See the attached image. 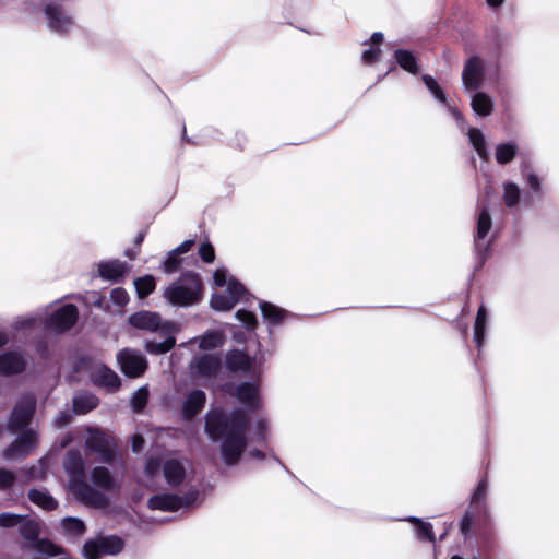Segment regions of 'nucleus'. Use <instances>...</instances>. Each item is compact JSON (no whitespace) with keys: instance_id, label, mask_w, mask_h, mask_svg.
Masks as SVG:
<instances>
[{"instance_id":"nucleus-1","label":"nucleus","mask_w":559,"mask_h":559,"mask_svg":"<svg viewBox=\"0 0 559 559\" xmlns=\"http://www.w3.org/2000/svg\"><path fill=\"white\" fill-rule=\"evenodd\" d=\"M234 395L245 407L230 412L222 407L210 409L205 414L204 431L212 442H219V452L226 466L239 463L248 447V427L250 418L247 414L260 408L261 399L257 382H242L235 389Z\"/></svg>"},{"instance_id":"nucleus-2","label":"nucleus","mask_w":559,"mask_h":559,"mask_svg":"<svg viewBox=\"0 0 559 559\" xmlns=\"http://www.w3.org/2000/svg\"><path fill=\"white\" fill-rule=\"evenodd\" d=\"M63 467L69 475L70 488L80 501L95 508L108 506L109 501L106 495L86 483L84 460L80 451H68Z\"/></svg>"},{"instance_id":"nucleus-3","label":"nucleus","mask_w":559,"mask_h":559,"mask_svg":"<svg viewBox=\"0 0 559 559\" xmlns=\"http://www.w3.org/2000/svg\"><path fill=\"white\" fill-rule=\"evenodd\" d=\"M142 330L154 332L151 340L145 341V349L151 354H165L176 345V334L179 324L173 321H163L156 312L142 311Z\"/></svg>"},{"instance_id":"nucleus-4","label":"nucleus","mask_w":559,"mask_h":559,"mask_svg":"<svg viewBox=\"0 0 559 559\" xmlns=\"http://www.w3.org/2000/svg\"><path fill=\"white\" fill-rule=\"evenodd\" d=\"M203 284L199 274L185 272L164 290V298L173 306L190 307L202 296Z\"/></svg>"},{"instance_id":"nucleus-5","label":"nucleus","mask_w":559,"mask_h":559,"mask_svg":"<svg viewBox=\"0 0 559 559\" xmlns=\"http://www.w3.org/2000/svg\"><path fill=\"white\" fill-rule=\"evenodd\" d=\"M222 368V359L218 355L200 354L192 358L189 364L190 377L198 380L200 384L207 386L213 382Z\"/></svg>"},{"instance_id":"nucleus-6","label":"nucleus","mask_w":559,"mask_h":559,"mask_svg":"<svg viewBox=\"0 0 559 559\" xmlns=\"http://www.w3.org/2000/svg\"><path fill=\"white\" fill-rule=\"evenodd\" d=\"M123 546V540L116 535H98L85 542L83 556L85 559H100L119 554Z\"/></svg>"},{"instance_id":"nucleus-7","label":"nucleus","mask_w":559,"mask_h":559,"mask_svg":"<svg viewBox=\"0 0 559 559\" xmlns=\"http://www.w3.org/2000/svg\"><path fill=\"white\" fill-rule=\"evenodd\" d=\"M491 217L488 210L483 206L478 213L476 235L474 238V248L476 255L475 271L483 267L485 261L490 253L491 241L486 240L489 230L491 229Z\"/></svg>"},{"instance_id":"nucleus-8","label":"nucleus","mask_w":559,"mask_h":559,"mask_svg":"<svg viewBox=\"0 0 559 559\" xmlns=\"http://www.w3.org/2000/svg\"><path fill=\"white\" fill-rule=\"evenodd\" d=\"M199 493L198 489L189 490L183 496L175 493H159L150 498L147 506L151 510H160L165 512L188 509L197 502Z\"/></svg>"},{"instance_id":"nucleus-9","label":"nucleus","mask_w":559,"mask_h":559,"mask_svg":"<svg viewBox=\"0 0 559 559\" xmlns=\"http://www.w3.org/2000/svg\"><path fill=\"white\" fill-rule=\"evenodd\" d=\"M85 445L92 452L97 453L103 462L109 463L115 457V439L103 431L90 429Z\"/></svg>"},{"instance_id":"nucleus-10","label":"nucleus","mask_w":559,"mask_h":559,"mask_svg":"<svg viewBox=\"0 0 559 559\" xmlns=\"http://www.w3.org/2000/svg\"><path fill=\"white\" fill-rule=\"evenodd\" d=\"M485 63L478 56L468 58L463 67L462 83L466 91H477L483 86Z\"/></svg>"},{"instance_id":"nucleus-11","label":"nucleus","mask_w":559,"mask_h":559,"mask_svg":"<svg viewBox=\"0 0 559 559\" xmlns=\"http://www.w3.org/2000/svg\"><path fill=\"white\" fill-rule=\"evenodd\" d=\"M38 438L34 430H25L3 451L7 460H22L26 457L36 447Z\"/></svg>"},{"instance_id":"nucleus-12","label":"nucleus","mask_w":559,"mask_h":559,"mask_svg":"<svg viewBox=\"0 0 559 559\" xmlns=\"http://www.w3.org/2000/svg\"><path fill=\"white\" fill-rule=\"evenodd\" d=\"M36 400L33 395L23 396L12 411L9 429L16 431L29 424L35 413Z\"/></svg>"},{"instance_id":"nucleus-13","label":"nucleus","mask_w":559,"mask_h":559,"mask_svg":"<svg viewBox=\"0 0 559 559\" xmlns=\"http://www.w3.org/2000/svg\"><path fill=\"white\" fill-rule=\"evenodd\" d=\"M78 320V309L73 305H66L51 314L47 322L48 329L63 332L72 328Z\"/></svg>"},{"instance_id":"nucleus-14","label":"nucleus","mask_w":559,"mask_h":559,"mask_svg":"<svg viewBox=\"0 0 559 559\" xmlns=\"http://www.w3.org/2000/svg\"><path fill=\"white\" fill-rule=\"evenodd\" d=\"M90 377L95 384L109 391H115L120 386V379L118 374L102 364L92 366L90 370Z\"/></svg>"},{"instance_id":"nucleus-15","label":"nucleus","mask_w":559,"mask_h":559,"mask_svg":"<svg viewBox=\"0 0 559 559\" xmlns=\"http://www.w3.org/2000/svg\"><path fill=\"white\" fill-rule=\"evenodd\" d=\"M162 471L165 481L173 488L179 487L187 475L183 462L178 459L165 460L162 464Z\"/></svg>"},{"instance_id":"nucleus-16","label":"nucleus","mask_w":559,"mask_h":559,"mask_svg":"<svg viewBox=\"0 0 559 559\" xmlns=\"http://www.w3.org/2000/svg\"><path fill=\"white\" fill-rule=\"evenodd\" d=\"M206 394L200 389L192 390L183 400L181 416L185 420L193 419L204 407Z\"/></svg>"},{"instance_id":"nucleus-17","label":"nucleus","mask_w":559,"mask_h":559,"mask_svg":"<svg viewBox=\"0 0 559 559\" xmlns=\"http://www.w3.org/2000/svg\"><path fill=\"white\" fill-rule=\"evenodd\" d=\"M117 360L126 376L130 378L140 376V355L136 350L124 348L118 353Z\"/></svg>"},{"instance_id":"nucleus-18","label":"nucleus","mask_w":559,"mask_h":559,"mask_svg":"<svg viewBox=\"0 0 559 559\" xmlns=\"http://www.w3.org/2000/svg\"><path fill=\"white\" fill-rule=\"evenodd\" d=\"M423 82L425 83L426 87L430 91V93L433 95V97L437 100H439L440 103L448 106L449 111L454 117L456 122L461 127H463V123H464L463 115L456 107H453V106H450L447 104V96H445L444 92L442 91V88L437 83V81L431 75L425 74V75H423Z\"/></svg>"},{"instance_id":"nucleus-19","label":"nucleus","mask_w":559,"mask_h":559,"mask_svg":"<svg viewBox=\"0 0 559 559\" xmlns=\"http://www.w3.org/2000/svg\"><path fill=\"white\" fill-rule=\"evenodd\" d=\"M252 360L248 354L240 349L228 350L225 355V366L231 372L248 371Z\"/></svg>"},{"instance_id":"nucleus-20","label":"nucleus","mask_w":559,"mask_h":559,"mask_svg":"<svg viewBox=\"0 0 559 559\" xmlns=\"http://www.w3.org/2000/svg\"><path fill=\"white\" fill-rule=\"evenodd\" d=\"M259 307L262 317L269 326H276L282 324L284 320L289 316L288 311L269 301H260Z\"/></svg>"},{"instance_id":"nucleus-21","label":"nucleus","mask_w":559,"mask_h":559,"mask_svg":"<svg viewBox=\"0 0 559 559\" xmlns=\"http://www.w3.org/2000/svg\"><path fill=\"white\" fill-rule=\"evenodd\" d=\"M488 313L484 305H480L474 322V344L480 356L481 348L485 342L486 329H487Z\"/></svg>"},{"instance_id":"nucleus-22","label":"nucleus","mask_w":559,"mask_h":559,"mask_svg":"<svg viewBox=\"0 0 559 559\" xmlns=\"http://www.w3.org/2000/svg\"><path fill=\"white\" fill-rule=\"evenodd\" d=\"M26 362L23 357L17 353H5L0 356V373L13 374L19 373L25 369Z\"/></svg>"},{"instance_id":"nucleus-23","label":"nucleus","mask_w":559,"mask_h":559,"mask_svg":"<svg viewBox=\"0 0 559 559\" xmlns=\"http://www.w3.org/2000/svg\"><path fill=\"white\" fill-rule=\"evenodd\" d=\"M128 272V267L120 261H108L98 264L99 276L109 280L118 281Z\"/></svg>"},{"instance_id":"nucleus-24","label":"nucleus","mask_w":559,"mask_h":559,"mask_svg":"<svg viewBox=\"0 0 559 559\" xmlns=\"http://www.w3.org/2000/svg\"><path fill=\"white\" fill-rule=\"evenodd\" d=\"M45 13L49 19L50 28L57 32L67 31L68 26L71 25V20L66 16L60 7L48 4L45 9Z\"/></svg>"},{"instance_id":"nucleus-25","label":"nucleus","mask_w":559,"mask_h":559,"mask_svg":"<svg viewBox=\"0 0 559 559\" xmlns=\"http://www.w3.org/2000/svg\"><path fill=\"white\" fill-rule=\"evenodd\" d=\"M520 174L525 180L531 192L536 195L543 194L542 182L539 177L533 171L531 163L527 159H523L520 163Z\"/></svg>"},{"instance_id":"nucleus-26","label":"nucleus","mask_w":559,"mask_h":559,"mask_svg":"<svg viewBox=\"0 0 559 559\" xmlns=\"http://www.w3.org/2000/svg\"><path fill=\"white\" fill-rule=\"evenodd\" d=\"M91 480L96 487L105 491H111L116 487L115 480L110 472L108 471V468L103 466H97L92 469Z\"/></svg>"},{"instance_id":"nucleus-27","label":"nucleus","mask_w":559,"mask_h":559,"mask_svg":"<svg viewBox=\"0 0 559 559\" xmlns=\"http://www.w3.org/2000/svg\"><path fill=\"white\" fill-rule=\"evenodd\" d=\"M471 106L476 115L480 117H487L492 112L493 102L488 94L484 92H477L472 97Z\"/></svg>"},{"instance_id":"nucleus-28","label":"nucleus","mask_w":559,"mask_h":559,"mask_svg":"<svg viewBox=\"0 0 559 559\" xmlns=\"http://www.w3.org/2000/svg\"><path fill=\"white\" fill-rule=\"evenodd\" d=\"M394 58L397 64L405 71L417 74L420 70V67L416 60L414 53L406 49H396L394 51Z\"/></svg>"},{"instance_id":"nucleus-29","label":"nucleus","mask_w":559,"mask_h":559,"mask_svg":"<svg viewBox=\"0 0 559 559\" xmlns=\"http://www.w3.org/2000/svg\"><path fill=\"white\" fill-rule=\"evenodd\" d=\"M519 147L516 143L506 142L500 143L496 146L495 158L499 165H506L511 163L518 155Z\"/></svg>"},{"instance_id":"nucleus-30","label":"nucleus","mask_w":559,"mask_h":559,"mask_svg":"<svg viewBox=\"0 0 559 559\" xmlns=\"http://www.w3.org/2000/svg\"><path fill=\"white\" fill-rule=\"evenodd\" d=\"M468 139L475 151L477 152L478 156L483 160L489 159V152L486 146V141L483 132L479 129L476 128H469L468 130Z\"/></svg>"},{"instance_id":"nucleus-31","label":"nucleus","mask_w":559,"mask_h":559,"mask_svg":"<svg viewBox=\"0 0 559 559\" xmlns=\"http://www.w3.org/2000/svg\"><path fill=\"white\" fill-rule=\"evenodd\" d=\"M29 500L45 510H55L58 502L45 490L32 489L28 492Z\"/></svg>"},{"instance_id":"nucleus-32","label":"nucleus","mask_w":559,"mask_h":559,"mask_svg":"<svg viewBox=\"0 0 559 559\" xmlns=\"http://www.w3.org/2000/svg\"><path fill=\"white\" fill-rule=\"evenodd\" d=\"M407 521L415 524V532L417 538L424 542H435V534L432 530V525L429 522H425L416 516H409Z\"/></svg>"},{"instance_id":"nucleus-33","label":"nucleus","mask_w":559,"mask_h":559,"mask_svg":"<svg viewBox=\"0 0 559 559\" xmlns=\"http://www.w3.org/2000/svg\"><path fill=\"white\" fill-rule=\"evenodd\" d=\"M62 528L67 536L79 538L86 532L84 522L78 518H66L62 520Z\"/></svg>"},{"instance_id":"nucleus-34","label":"nucleus","mask_w":559,"mask_h":559,"mask_svg":"<svg viewBox=\"0 0 559 559\" xmlns=\"http://www.w3.org/2000/svg\"><path fill=\"white\" fill-rule=\"evenodd\" d=\"M98 405V399L88 393H82L73 399V408L75 412L84 414L94 409Z\"/></svg>"},{"instance_id":"nucleus-35","label":"nucleus","mask_w":559,"mask_h":559,"mask_svg":"<svg viewBox=\"0 0 559 559\" xmlns=\"http://www.w3.org/2000/svg\"><path fill=\"white\" fill-rule=\"evenodd\" d=\"M211 308L216 311H228L236 306V299L224 293L212 294L210 300Z\"/></svg>"},{"instance_id":"nucleus-36","label":"nucleus","mask_w":559,"mask_h":559,"mask_svg":"<svg viewBox=\"0 0 559 559\" xmlns=\"http://www.w3.org/2000/svg\"><path fill=\"white\" fill-rule=\"evenodd\" d=\"M19 531L25 539L33 542L38 537L39 525L35 520L23 516Z\"/></svg>"},{"instance_id":"nucleus-37","label":"nucleus","mask_w":559,"mask_h":559,"mask_svg":"<svg viewBox=\"0 0 559 559\" xmlns=\"http://www.w3.org/2000/svg\"><path fill=\"white\" fill-rule=\"evenodd\" d=\"M264 448L266 449V452L260 450V449H250L248 452H247V455L251 459H254V460H258V461H263L265 460L266 457H270L272 459L275 463H277L286 473H288L289 475L292 474L290 471L287 468V466L280 460V457L274 453V451L272 449H269V447L264 445Z\"/></svg>"},{"instance_id":"nucleus-38","label":"nucleus","mask_w":559,"mask_h":559,"mask_svg":"<svg viewBox=\"0 0 559 559\" xmlns=\"http://www.w3.org/2000/svg\"><path fill=\"white\" fill-rule=\"evenodd\" d=\"M223 344V336L217 331L205 332L199 342V347L204 350L214 349Z\"/></svg>"},{"instance_id":"nucleus-39","label":"nucleus","mask_w":559,"mask_h":559,"mask_svg":"<svg viewBox=\"0 0 559 559\" xmlns=\"http://www.w3.org/2000/svg\"><path fill=\"white\" fill-rule=\"evenodd\" d=\"M520 188L514 182H507L503 185V202L506 206L512 209L518 205L520 200Z\"/></svg>"},{"instance_id":"nucleus-40","label":"nucleus","mask_w":559,"mask_h":559,"mask_svg":"<svg viewBox=\"0 0 559 559\" xmlns=\"http://www.w3.org/2000/svg\"><path fill=\"white\" fill-rule=\"evenodd\" d=\"M225 293L228 296H231L236 299V304H238L240 300L245 299L246 295L248 294L246 287L239 283L238 281L231 278L228 282V285L226 287Z\"/></svg>"},{"instance_id":"nucleus-41","label":"nucleus","mask_w":559,"mask_h":559,"mask_svg":"<svg viewBox=\"0 0 559 559\" xmlns=\"http://www.w3.org/2000/svg\"><path fill=\"white\" fill-rule=\"evenodd\" d=\"M269 423L264 417H258L254 423V440L266 445Z\"/></svg>"},{"instance_id":"nucleus-42","label":"nucleus","mask_w":559,"mask_h":559,"mask_svg":"<svg viewBox=\"0 0 559 559\" xmlns=\"http://www.w3.org/2000/svg\"><path fill=\"white\" fill-rule=\"evenodd\" d=\"M178 255L177 253H173V250L168 252L167 258L162 263L164 273L171 274L178 271L181 264V259H179Z\"/></svg>"},{"instance_id":"nucleus-43","label":"nucleus","mask_w":559,"mask_h":559,"mask_svg":"<svg viewBox=\"0 0 559 559\" xmlns=\"http://www.w3.org/2000/svg\"><path fill=\"white\" fill-rule=\"evenodd\" d=\"M37 550L48 556L63 555L64 550L47 539L38 540Z\"/></svg>"},{"instance_id":"nucleus-44","label":"nucleus","mask_w":559,"mask_h":559,"mask_svg":"<svg viewBox=\"0 0 559 559\" xmlns=\"http://www.w3.org/2000/svg\"><path fill=\"white\" fill-rule=\"evenodd\" d=\"M488 490V481L486 478L479 480L477 487L472 495L471 506H476L480 502H485Z\"/></svg>"},{"instance_id":"nucleus-45","label":"nucleus","mask_w":559,"mask_h":559,"mask_svg":"<svg viewBox=\"0 0 559 559\" xmlns=\"http://www.w3.org/2000/svg\"><path fill=\"white\" fill-rule=\"evenodd\" d=\"M236 318L247 330H253L257 325V318L251 311L240 309L236 312Z\"/></svg>"},{"instance_id":"nucleus-46","label":"nucleus","mask_w":559,"mask_h":559,"mask_svg":"<svg viewBox=\"0 0 559 559\" xmlns=\"http://www.w3.org/2000/svg\"><path fill=\"white\" fill-rule=\"evenodd\" d=\"M23 520V515L14 514V513H1L0 514V526L1 527H13L21 524Z\"/></svg>"},{"instance_id":"nucleus-47","label":"nucleus","mask_w":559,"mask_h":559,"mask_svg":"<svg viewBox=\"0 0 559 559\" xmlns=\"http://www.w3.org/2000/svg\"><path fill=\"white\" fill-rule=\"evenodd\" d=\"M16 476L12 471L0 468V490L11 488L15 483Z\"/></svg>"},{"instance_id":"nucleus-48","label":"nucleus","mask_w":559,"mask_h":559,"mask_svg":"<svg viewBox=\"0 0 559 559\" xmlns=\"http://www.w3.org/2000/svg\"><path fill=\"white\" fill-rule=\"evenodd\" d=\"M199 254L205 263H211L215 259L214 248L211 243H201Z\"/></svg>"},{"instance_id":"nucleus-49","label":"nucleus","mask_w":559,"mask_h":559,"mask_svg":"<svg viewBox=\"0 0 559 559\" xmlns=\"http://www.w3.org/2000/svg\"><path fill=\"white\" fill-rule=\"evenodd\" d=\"M156 287L155 277L153 275L142 276V299L147 297Z\"/></svg>"},{"instance_id":"nucleus-50","label":"nucleus","mask_w":559,"mask_h":559,"mask_svg":"<svg viewBox=\"0 0 559 559\" xmlns=\"http://www.w3.org/2000/svg\"><path fill=\"white\" fill-rule=\"evenodd\" d=\"M110 298L114 304L118 306H124L128 302V294L122 288H115L110 293Z\"/></svg>"},{"instance_id":"nucleus-51","label":"nucleus","mask_w":559,"mask_h":559,"mask_svg":"<svg viewBox=\"0 0 559 559\" xmlns=\"http://www.w3.org/2000/svg\"><path fill=\"white\" fill-rule=\"evenodd\" d=\"M380 53H381L380 48L370 47V48L364 50V52L361 55V60L366 64H371L379 58Z\"/></svg>"},{"instance_id":"nucleus-52","label":"nucleus","mask_w":559,"mask_h":559,"mask_svg":"<svg viewBox=\"0 0 559 559\" xmlns=\"http://www.w3.org/2000/svg\"><path fill=\"white\" fill-rule=\"evenodd\" d=\"M472 524L473 514L469 511H466L460 522V531L464 538L468 536Z\"/></svg>"},{"instance_id":"nucleus-53","label":"nucleus","mask_w":559,"mask_h":559,"mask_svg":"<svg viewBox=\"0 0 559 559\" xmlns=\"http://www.w3.org/2000/svg\"><path fill=\"white\" fill-rule=\"evenodd\" d=\"M29 478L41 479L46 474V465L43 460L39 461L38 466H33L28 469Z\"/></svg>"},{"instance_id":"nucleus-54","label":"nucleus","mask_w":559,"mask_h":559,"mask_svg":"<svg viewBox=\"0 0 559 559\" xmlns=\"http://www.w3.org/2000/svg\"><path fill=\"white\" fill-rule=\"evenodd\" d=\"M214 284L218 287L228 285L227 271L225 269H217L213 275Z\"/></svg>"},{"instance_id":"nucleus-55","label":"nucleus","mask_w":559,"mask_h":559,"mask_svg":"<svg viewBox=\"0 0 559 559\" xmlns=\"http://www.w3.org/2000/svg\"><path fill=\"white\" fill-rule=\"evenodd\" d=\"M194 239H187L183 242H181L178 247L173 249V253L182 254L191 250V248L194 246Z\"/></svg>"},{"instance_id":"nucleus-56","label":"nucleus","mask_w":559,"mask_h":559,"mask_svg":"<svg viewBox=\"0 0 559 559\" xmlns=\"http://www.w3.org/2000/svg\"><path fill=\"white\" fill-rule=\"evenodd\" d=\"M159 463L157 461L148 460L145 464L144 471L148 476H154L159 469Z\"/></svg>"},{"instance_id":"nucleus-57","label":"nucleus","mask_w":559,"mask_h":559,"mask_svg":"<svg viewBox=\"0 0 559 559\" xmlns=\"http://www.w3.org/2000/svg\"><path fill=\"white\" fill-rule=\"evenodd\" d=\"M70 420H71V415L66 412H62L55 418L53 423H55L56 427H62V426L68 425L70 423Z\"/></svg>"},{"instance_id":"nucleus-58","label":"nucleus","mask_w":559,"mask_h":559,"mask_svg":"<svg viewBox=\"0 0 559 559\" xmlns=\"http://www.w3.org/2000/svg\"><path fill=\"white\" fill-rule=\"evenodd\" d=\"M132 407L135 413H140V390L133 393Z\"/></svg>"},{"instance_id":"nucleus-59","label":"nucleus","mask_w":559,"mask_h":559,"mask_svg":"<svg viewBox=\"0 0 559 559\" xmlns=\"http://www.w3.org/2000/svg\"><path fill=\"white\" fill-rule=\"evenodd\" d=\"M142 409L145 407L147 400H148V389L146 385H142Z\"/></svg>"},{"instance_id":"nucleus-60","label":"nucleus","mask_w":559,"mask_h":559,"mask_svg":"<svg viewBox=\"0 0 559 559\" xmlns=\"http://www.w3.org/2000/svg\"><path fill=\"white\" fill-rule=\"evenodd\" d=\"M129 321L134 328H140V313H133Z\"/></svg>"},{"instance_id":"nucleus-61","label":"nucleus","mask_w":559,"mask_h":559,"mask_svg":"<svg viewBox=\"0 0 559 559\" xmlns=\"http://www.w3.org/2000/svg\"><path fill=\"white\" fill-rule=\"evenodd\" d=\"M374 44H380L383 40V34L381 32H374L370 38Z\"/></svg>"},{"instance_id":"nucleus-62","label":"nucleus","mask_w":559,"mask_h":559,"mask_svg":"<svg viewBox=\"0 0 559 559\" xmlns=\"http://www.w3.org/2000/svg\"><path fill=\"white\" fill-rule=\"evenodd\" d=\"M132 447L134 451H138L140 448V435L134 433L132 438Z\"/></svg>"},{"instance_id":"nucleus-63","label":"nucleus","mask_w":559,"mask_h":559,"mask_svg":"<svg viewBox=\"0 0 559 559\" xmlns=\"http://www.w3.org/2000/svg\"><path fill=\"white\" fill-rule=\"evenodd\" d=\"M486 1L490 7L497 8V7H500L504 0H486Z\"/></svg>"},{"instance_id":"nucleus-64","label":"nucleus","mask_w":559,"mask_h":559,"mask_svg":"<svg viewBox=\"0 0 559 559\" xmlns=\"http://www.w3.org/2000/svg\"><path fill=\"white\" fill-rule=\"evenodd\" d=\"M9 338L5 333L0 332V347L8 343Z\"/></svg>"}]
</instances>
